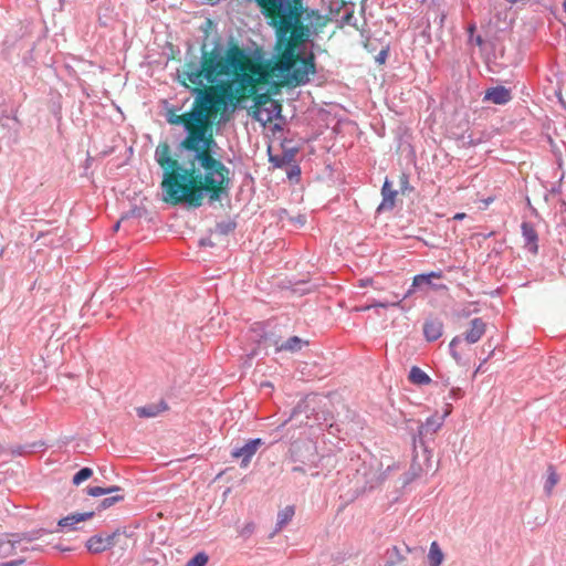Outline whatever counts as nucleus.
Instances as JSON below:
<instances>
[{
	"label": "nucleus",
	"mask_w": 566,
	"mask_h": 566,
	"mask_svg": "<svg viewBox=\"0 0 566 566\" xmlns=\"http://www.w3.org/2000/svg\"><path fill=\"white\" fill-rule=\"evenodd\" d=\"M291 11L290 19L284 15L270 22L276 34V70L289 83L304 85L308 83L310 74L315 73L314 55L306 44L326 21L318 10L292 6Z\"/></svg>",
	"instance_id": "obj_1"
},
{
	"label": "nucleus",
	"mask_w": 566,
	"mask_h": 566,
	"mask_svg": "<svg viewBox=\"0 0 566 566\" xmlns=\"http://www.w3.org/2000/svg\"><path fill=\"white\" fill-rule=\"evenodd\" d=\"M217 142L206 132H192L181 140L180 163L184 171H191L196 187L206 186L211 201L221 200V195L229 187V169L214 158Z\"/></svg>",
	"instance_id": "obj_2"
},
{
	"label": "nucleus",
	"mask_w": 566,
	"mask_h": 566,
	"mask_svg": "<svg viewBox=\"0 0 566 566\" xmlns=\"http://www.w3.org/2000/svg\"><path fill=\"white\" fill-rule=\"evenodd\" d=\"M248 62V54L239 46L216 45L209 54L203 53L199 61L186 64L182 75L198 86H203V81L224 83L242 75Z\"/></svg>",
	"instance_id": "obj_3"
},
{
	"label": "nucleus",
	"mask_w": 566,
	"mask_h": 566,
	"mask_svg": "<svg viewBox=\"0 0 566 566\" xmlns=\"http://www.w3.org/2000/svg\"><path fill=\"white\" fill-rule=\"evenodd\" d=\"M157 163L164 168L163 193L167 202L185 203L191 207H199L202 199L208 195L206 186L196 187L191 171H184L180 163L181 143L179 144L175 158L169 156L167 145L158 146L155 153Z\"/></svg>",
	"instance_id": "obj_4"
},
{
	"label": "nucleus",
	"mask_w": 566,
	"mask_h": 566,
	"mask_svg": "<svg viewBox=\"0 0 566 566\" xmlns=\"http://www.w3.org/2000/svg\"><path fill=\"white\" fill-rule=\"evenodd\" d=\"M443 419L430 416L424 422L418 426L417 432L412 434V446L415 452L413 463L411 469H415V461L419 457L418 449L422 450V454L426 462H430L432 455V449L430 443L434 440V434L442 427Z\"/></svg>",
	"instance_id": "obj_5"
},
{
	"label": "nucleus",
	"mask_w": 566,
	"mask_h": 566,
	"mask_svg": "<svg viewBox=\"0 0 566 566\" xmlns=\"http://www.w3.org/2000/svg\"><path fill=\"white\" fill-rule=\"evenodd\" d=\"M486 332V323L481 317H475L470 322V327L461 335L454 336L449 343V353L459 365H465L462 353L459 347L462 344H476Z\"/></svg>",
	"instance_id": "obj_6"
},
{
	"label": "nucleus",
	"mask_w": 566,
	"mask_h": 566,
	"mask_svg": "<svg viewBox=\"0 0 566 566\" xmlns=\"http://www.w3.org/2000/svg\"><path fill=\"white\" fill-rule=\"evenodd\" d=\"M290 458L294 463H302L308 468H317L318 454L316 447L311 442H294L290 449Z\"/></svg>",
	"instance_id": "obj_7"
},
{
	"label": "nucleus",
	"mask_w": 566,
	"mask_h": 566,
	"mask_svg": "<svg viewBox=\"0 0 566 566\" xmlns=\"http://www.w3.org/2000/svg\"><path fill=\"white\" fill-rule=\"evenodd\" d=\"M128 536L125 533H120L118 531L106 534V535H95L92 536L86 542V547L91 553L97 554L105 552L106 549L113 547L116 544H126L128 542Z\"/></svg>",
	"instance_id": "obj_8"
},
{
	"label": "nucleus",
	"mask_w": 566,
	"mask_h": 566,
	"mask_svg": "<svg viewBox=\"0 0 566 566\" xmlns=\"http://www.w3.org/2000/svg\"><path fill=\"white\" fill-rule=\"evenodd\" d=\"M185 118L186 135L198 130L206 132L207 126L211 123V114H208L196 105L192 106L189 113L185 114Z\"/></svg>",
	"instance_id": "obj_9"
},
{
	"label": "nucleus",
	"mask_w": 566,
	"mask_h": 566,
	"mask_svg": "<svg viewBox=\"0 0 566 566\" xmlns=\"http://www.w3.org/2000/svg\"><path fill=\"white\" fill-rule=\"evenodd\" d=\"M256 2L266 18L272 20L274 18H283L284 15L289 19L291 18L292 3H290V0H256Z\"/></svg>",
	"instance_id": "obj_10"
},
{
	"label": "nucleus",
	"mask_w": 566,
	"mask_h": 566,
	"mask_svg": "<svg viewBox=\"0 0 566 566\" xmlns=\"http://www.w3.org/2000/svg\"><path fill=\"white\" fill-rule=\"evenodd\" d=\"M265 345L268 346H274L275 352H289V353H297L302 349L304 345H307L308 342L304 340L303 338L298 336H292L285 342H280L279 338H275L273 336L263 335L262 336Z\"/></svg>",
	"instance_id": "obj_11"
},
{
	"label": "nucleus",
	"mask_w": 566,
	"mask_h": 566,
	"mask_svg": "<svg viewBox=\"0 0 566 566\" xmlns=\"http://www.w3.org/2000/svg\"><path fill=\"white\" fill-rule=\"evenodd\" d=\"M442 272L441 271H432L429 273H421L417 274L412 279V283L410 287L407 290V292L403 295V298L409 297L411 294L415 293L416 290L422 289L423 286H429L433 290H439L441 287H444V285H437L432 283V279H441Z\"/></svg>",
	"instance_id": "obj_12"
},
{
	"label": "nucleus",
	"mask_w": 566,
	"mask_h": 566,
	"mask_svg": "<svg viewBox=\"0 0 566 566\" xmlns=\"http://www.w3.org/2000/svg\"><path fill=\"white\" fill-rule=\"evenodd\" d=\"M262 439H250L242 447L233 448L231 455L235 459H241V467L245 468L250 463L252 457L255 454L258 448L262 444Z\"/></svg>",
	"instance_id": "obj_13"
},
{
	"label": "nucleus",
	"mask_w": 566,
	"mask_h": 566,
	"mask_svg": "<svg viewBox=\"0 0 566 566\" xmlns=\"http://www.w3.org/2000/svg\"><path fill=\"white\" fill-rule=\"evenodd\" d=\"M512 99V92L510 88L497 85L488 88L484 92L483 102H491L495 105H505Z\"/></svg>",
	"instance_id": "obj_14"
},
{
	"label": "nucleus",
	"mask_w": 566,
	"mask_h": 566,
	"mask_svg": "<svg viewBox=\"0 0 566 566\" xmlns=\"http://www.w3.org/2000/svg\"><path fill=\"white\" fill-rule=\"evenodd\" d=\"M522 237L524 240V248L532 254L538 252V234L533 226L528 221H524L521 224Z\"/></svg>",
	"instance_id": "obj_15"
},
{
	"label": "nucleus",
	"mask_w": 566,
	"mask_h": 566,
	"mask_svg": "<svg viewBox=\"0 0 566 566\" xmlns=\"http://www.w3.org/2000/svg\"><path fill=\"white\" fill-rule=\"evenodd\" d=\"M422 329L426 340L431 343L438 340L442 336L444 325L438 317L428 318L424 321Z\"/></svg>",
	"instance_id": "obj_16"
},
{
	"label": "nucleus",
	"mask_w": 566,
	"mask_h": 566,
	"mask_svg": "<svg viewBox=\"0 0 566 566\" xmlns=\"http://www.w3.org/2000/svg\"><path fill=\"white\" fill-rule=\"evenodd\" d=\"M297 148H285L280 155L270 154L269 161L275 168H284L295 161Z\"/></svg>",
	"instance_id": "obj_17"
},
{
	"label": "nucleus",
	"mask_w": 566,
	"mask_h": 566,
	"mask_svg": "<svg viewBox=\"0 0 566 566\" xmlns=\"http://www.w3.org/2000/svg\"><path fill=\"white\" fill-rule=\"evenodd\" d=\"M381 196L382 201L379 205L378 210L392 209L395 206V198L397 196V191L392 189L391 182L387 178L381 187Z\"/></svg>",
	"instance_id": "obj_18"
},
{
	"label": "nucleus",
	"mask_w": 566,
	"mask_h": 566,
	"mask_svg": "<svg viewBox=\"0 0 566 566\" xmlns=\"http://www.w3.org/2000/svg\"><path fill=\"white\" fill-rule=\"evenodd\" d=\"M193 105L207 112L208 114H211L216 109L217 98L210 93L201 92L195 99Z\"/></svg>",
	"instance_id": "obj_19"
},
{
	"label": "nucleus",
	"mask_w": 566,
	"mask_h": 566,
	"mask_svg": "<svg viewBox=\"0 0 566 566\" xmlns=\"http://www.w3.org/2000/svg\"><path fill=\"white\" fill-rule=\"evenodd\" d=\"M169 406L166 399L160 398L157 402L144 405V418H155L167 411Z\"/></svg>",
	"instance_id": "obj_20"
},
{
	"label": "nucleus",
	"mask_w": 566,
	"mask_h": 566,
	"mask_svg": "<svg viewBox=\"0 0 566 566\" xmlns=\"http://www.w3.org/2000/svg\"><path fill=\"white\" fill-rule=\"evenodd\" d=\"M92 516H93V512L71 514L66 517L61 518L59 521V526L66 527L70 531H74V530H76L75 524H77L80 522H84V521L91 518Z\"/></svg>",
	"instance_id": "obj_21"
},
{
	"label": "nucleus",
	"mask_w": 566,
	"mask_h": 566,
	"mask_svg": "<svg viewBox=\"0 0 566 566\" xmlns=\"http://www.w3.org/2000/svg\"><path fill=\"white\" fill-rule=\"evenodd\" d=\"M408 379L411 384L417 386H427L432 381L429 375L418 366L411 367Z\"/></svg>",
	"instance_id": "obj_22"
},
{
	"label": "nucleus",
	"mask_w": 566,
	"mask_h": 566,
	"mask_svg": "<svg viewBox=\"0 0 566 566\" xmlns=\"http://www.w3.org/2000/svg\"><path fill=\"white\" fill-rule=\"evenodd\" d=\"M444 559V554L438 544V542L433 541L430 544L429 553H428V563L429 566H441Z\"/></svg>",
	"instance_id": "obj_23"
},
{
	"label": "nucleus",
	"mask_w": 566,
	"mask_h": 566,
	"mask_svg": "<svg viewBox=\"0 0 566 566\" xmlns=\"http://www.w3.org/2000/svg\"><path fill=\"white\" fill-rule=\"evenodd\" d=\"M294 506L287 505L277 513V521L275 525V532L281 531L294 516Z\"/></svg>",
	"instance_id": "obj_24"
},
{
	"label": "nucleus",
	"mask_w": 566,
	"mask_h": 566,
	"mask_svg": "<svg viewBox=\"0 0 566 566\" xmlns=\"http://www.w3.org/2000/svg\"><path fill=\"white\" fill-rule=\"evenodd\" d=\"M430 10L434 14L433 22L438 25L439 29H442L447 19V12L441 9L439 0H432Z\"/></svg>",
	"instance_id": "obj_25"
},
{
	"label": "nucleus",
	"mask_w": 566,
	"mask_h": 566,
	"mask_svg": "<svg viewBox=\"0 0 566 566\" xmlns=\"http://www.w3.org/2000/svg\"><path fill=\"white\" fill-rule=\"evenodd\" d=\"M558 474L554 465L549 464L547 468V478L544 484V491L547 495L552 494L554 486L558 483Z\"/></svg>",
	"instance_id": "obj_26"
},
{
	"label": "nucleus",
	"mask_w": 566,
	"mask_h": 566,
	"mask_svg": "<svg viewBox=\"0 0 566 566\" xmlns=\"http://www.w3.org/2000/svg\"><path fill=\"white\" fill-rule=\"evenodd\" d=\"M237 228V222L234 220L228 219V220H221L217 222L214 228V233L220 235H228L229 233L233 232Z\"/></svg>",
	"instance_id": "obj_27"
},
{
	"label": "nucleus",
	"mask_w": 566,
	"mask_h": 566,
	"mask_svg": "<svg viewBox=\"0 0 566 566\" xmlns=\"http://www.w3.org/2000/svg\"><path fill=\"white\" fill-rule=\"evenodd\" d=\"M286 168V177L293 184H298L301 179V167L295 161L290 164Z\"/></svg>",
	"instance_id": "obj_28"
},
{
	"label": "nucleus",
	"mask_w": 566,
	"mask_h": 566,
	"mask_svg": "<svg viewBox=\"0 0 566 566\" xmlns=\"http://www.w3.org/2000/svg\"><path fill=\"white\" fill-rule=\"evenodd\" d=\"M15 542L17 541L11 539L9 535H6L4 538H0V555H10L13 552Z\"/></svg>",
	"instance_id": "obj_29"
},
{
	"label": "nucleus",
	"mask_w": 566,
	"mask_h": 566,
	"mask_svg": "<svg viewBox=\"0 0 566 566\" xmlns=\"http://www.w3.org/2000/svg\"><path fill=\"white\" fill-rule=\"evenodd\" d=\"M92 475H93L92 469L83 468L73 476V483L75 485H80L82 482L88 480Z\"/></svg>",
	"instance_id": "obj_30"
},
{
	"label": "nucleus",
	"mask_w": 566,
	"mask_h": 566,
	"mask_svg": "<svg viewBox=\"0 0 566 566\" xmlns=\"http://www.w3.org/2000/svg\"><path fill=\"white\" fill-rule=\"evenodd\" d=\"M403 296L401 297V300H396V301H391V302H388V301H376V300H373V302H370V308H388L390 306H400L401 302L403 301Z\"/></svg>",
	"instance_id": "obj_31"
},
{
	"label": "nucleus",
	"mask_w": 566,
	"mask_h": 566,
	"mask_svg": "<svg viewBox=\"0 0 566 566\" xmlns=\"http://www.w3.org/2000/svg\"><path fill=\"white\" fill-rule=\"evenodd\" d=\"M208 555L203 552H200L190 558L186 566H205L208 563Z\"/></svg>",
	"instance_id": "obj_32"
},
{
	"label": "nucleus",
	"mask_w": 566,
	"mask_h": 566,
	"mask_svg": "<svg viewBox=\"0 0 566 566\" xmlns=\"http://www.w3.org/2000/svg\"><path fill=\"white\" fill-rule=\"evenodd\" d=\"M114 491H118V489L117 488L93 486V488H88L87 493L91 496H102V495L111 494Z\"/></svg>",
	"instance_id": "obj_33"
},
{
	"label": "nucleus",
	"mask_w": 566,
	"mask_h": 566,
	"mask_svg": "<svg viewBox=\"0 0 566 566\" xmlns=\"http://www.w3.org/2000/svg\"><path fill=\"white\" fill-rule=\"evenodd\" d=\"M167 120L170 124L181 125L185 128V124H186L185 114L177 115L175 112L169 111L167 114Z\"/></svg>",
	"instance_id": "obj_34"
},
{
	"label": "nucleus",
	"mask_w": 566,
	"mask_h": 566,
	"mask_svg": "<svg viewBox=\"0 0 566 566\" xmlns=\"http://www.w3.org/2000/svg\"><path fill=\"white\" fill-rule=\"evenodd\" d=\"M405 559V556L400 553L397 546H394L390 551V559L387 562H396V565Z\"/></svg>",
	"instance_id": "obj_35"
},
{
	"label": "nucleus",
	"mask_w": 566,
	"mask_h": 566,
	"mask_svg": "<svg viewBox=\"0 0 566 566\" xmlns=\"http://www.w3.org/2000/svg\"><path fill=\"white\" fill-rule=\"evenodd\" d=\"M119 500H122V496H118V495H115V496H109V497H106L104 499L99 506L103 507V509H106V507H109L112 506L113 504H115L116 502H118Z\"/></svg>",
	"instance_id": "obj_36"
},
{
	"label": "nucleus",
	"mask_w": 566,
	"mask_h": 566,
	"mask_svg": "<svg viewBox=\"0 0 566 566\" xmlns=\"http://www.w3.org/2000/svg\"><path fill=\"white\" fill-rule=\"evenodd\" d=\"M389 48H385L380 50V52L376 55L375 61L378 64H384L388 57Z\"/></svg>",
	"instance_id": "obj_37"
},
{
	"label": "nucleus",
	"mask_w": 566,
	"mask_h": 566,
	"mask_svg": "<svg viewBox=\"0 0 566 566\" xmlns=\"http://www.w3.org/2000/svg\"><path fill=\"white\" fill-rule=\"evenodd\" d=\"M254 532V524L252 522L247 523L242 530L240 531V534L243 537H249Z\"/></svg>",
	"instance_id": "obj_38"
},
{
	"label": "nucleus",
	"mask_w": 566,
	"mask_h": 566,
	"mask_svg": "<svg viewBox=\"0 0 566 566\" xmlns=\"http://www.w3.org/2000/svg\"><path fill=\"white\" fill-rule=\"evenodd\" d=\"M311 468H308L305 464L302 463H295V465L292 467L291 471L293 473H302L305 474Z\"/></svg>",
	"instance_id": "obj_39"
},
{
	"label": "nucleus",
	"mask_w": 566,
	"mask_h": 566,
	"mask_svg": "<svg viewBox=\"0 0 566 566\" xmlns=\"http://www.w3.org/2000/svg\"><path fill=\"white\" fill-rule=\"evenodd\" d=\"M469 41L471 43H475L478 46H481L483 44V39L481 35H473L472 38H469Z\"/></svg>",
	"instance_id": "obj_40"
},
{
	"label": "nucleus",
	"mask_w": 566,
	"mask_h": 566,
	"mask_svg": "<svg viewBox=\"0 0 566 566\" xmlns=\"http://www.w3.org/2000/svg\"><path fill=\"white\" fill-rule=\"evenodd\" d=\"M128 219H129V216H128V214L123 216V217H122V218H120V219L115 223V226H114V230H115V231H117V230L119 229L120 224H122L123 222L128 221Z\"/></svg>",
	"instance_id": "obj_41"
},
{
	"label": "nucleus",
	"mask_w": 566,
	"mask_h": 566,
	"mask_svg": "<svg viewBox=\"0 0 566 566\" xmlns=\"http://www.w3.org/2000/svg\"><path fill=\"white\" fill-rule=\"evenodd\" d=\"M369 310H370V304L369 303L365 304V305L357 306L355 308V311H357V312H366V311H369Z\"/></svg>",
	"instance_id": "obj_42"
},
{
	"label": "nucleus",
	"mask_w": 566,
	"mask_h": 566,
	"mask_svg": "<svg viewBox=\"0 0 566 566\" xmlns=\"http://www.w3.org/2000/svg\"><path fill=\"white\" fill-rule=\"evenodd\" d=\"M475 29H476V27H475V24H474V23H472V24H470V25L468 27L469 38H472V36L474 35Z\"/></svg>",
	"instance_id": "obj_43"
},
{
	"label": "nucleus",
	"mask_w": 566,
	"mask_h": 566,
	"mask_svg": "<svg viewBox=\"0 0 566 566\" xmlns=\"http://www.w3.org/2000/svg\"><path fill=\"white\" fill-rule=\"evenodd\" d=\"M464 218H465V213H463V212H459V213H457V214L454 216V219H455V220H462V219H464Z\"/></svg>",
	"instance_id": "obj_44"
},
{
	"label": "nucleus",
	"mask_w": 566,
	"mask_h": 566,
	"mask_svg": "<svg viewBox=\"0 0 566 566\" xmlns=\"http://www.w3.org/2000/svg\"><path fill=\"white\" fill-rule=\"evenodd\" d=\"M290 3H292V6H302V0H290Z\"/></svg>",
	"instance_id": "obj_45"
},
{
	"label": "nucleus",
	"mask_w": 566,
	"mask_h": 566,
	"mask_svg": "<svg viewBox=\"0 0 566 566\" xmlns=\"http://www.w3.org/2000/svg\"><path fill=\"white\" fill-rule=\"evenodd\" d=\"M203 3H216L218 0H201Z\"/></svg>",
	"instance_id": "obj_46"
},
{
	"label": "nucleus",
	"mask_w": 566,
	"mask_h": 566,
	"mask_svg": "<svg viewBox=\"0 0 566 566\" xmlns=\"http://www.w3.org/2000/svg\"><path fill=\"white\" fill-rule=\"evenodd\" d=\"M295 413H296V410L294 409V410L292 411L291 417H290V418H289V419L283 423V426H284L287 421H290V420L292 419V417H293Z\"/></svg>",
	"instance_id": "obj_47"
},
{
	"label": "nucleus",
	"mask_w": 566,
	"mask_h": 566,
	"mask_svg": "<svg viewBox=\"0 0 566 566\" xmlns=\"http://www.w3.org/2000/svg\"><path fill=\"white\" fill-rule=\"evenodd\" d=\"M385 566H396V562H386Z\"/></svg>",
	"instance_id": "obj_48"
},
{
	"label": "nucleus",
	"mask_w": 566,
	"mask_h": 566,
	"mask_svg": "<svg viewBox=\"0 0 566 566\" xmlns=\"http://www.w3.org/2000/svg\"><path fill=\"white\" fill-rule=\"evenodd\" d=\"M274 108L276 109V113H277V114H280V112H281V106H280V105H277V104H275V105H274Z\"/></svg>",
	"instance_id": "obj_49"
},
{
	"label": "nucleus",
	"mask_w": 566,
	"mask_h": 566,
	"mask_svg": "<svg viewBox=\"0 0 566 566\" xmlns=\"http://www.w3.org/2000/svg\"><path fill=\"white\" fill-rule=\"evenodd\" d=\"M0 566H14V563H4V564H0Z\"/></svg>",
	"instance_id": "obj_50"
},
{
	"label": "nucleus",
	"mask_w": 566,
	"mask_h": 566,
	"mask_svg": "<svg viewBox=\"0 0 566 566\" xmlns=\"http://www.w3.org/2000/svg\"><path fill=\"white\" fill-rule=\"evenodd\" d=\"M367 283H368V281H367V280H366V281H365V280H361V281H360V286H366V285H367Z\"/></svg>",
	"instance_id": "obj_51"
},
{
	"label": "nucleus",
	"mask_w": 566,
	"mask_h": 566,
	"mask_svg": "<svg viewBox=\"0 0 566 566\" xmlns=\"http://www.w3.org/2000/svg\"><path fill=\"white\" fill-rule=\"evenodd\" d=\"M492 201H493V198H488V199L485 200V203H486V205H490Z\"/></svg>",
	"instance_id": "obj_52"
},
{
	"label": "nucleus",
	"mask_w": 566,
	"mask_h": 566,
	"mask_svg": "<svg viewBox=\"0 0 566 566\" xmlns=\"http://www.w3.org/2000/svg\"><path fill=\"white\" fill-rule=\"evenodd\" d=\"M506 1H507L509 3H512V4H514V3H517V2H518V0H506Z\"/></svg>",
	"instance_id": "obj_53"
},
{
	"label": "nucleus",
	"mask_w": 566,
	"mask_h": 566,
	"mask_svg": "<svg viewBox=\"0 0 566 566\" xmlns=\"http://www.w3.org/2000/svg\"><path fill=\"white\" fill-rule=\"evenodd\" d=\"M563 8H564V11L566 12V0L563 1Z\"/></svg>",
	"instance_id": "obj_54"
},
{
	"label": "nucleus",
	"mask_w": 566,
	"mask_h": 566,
	"mask_svg": "<svg viewBox=\"0 0 566 566\" xmlns=\"http://www.w3.org/2000/svg\"><path fill=\"white\" fill-rule=\"evenodd\" d=\"M312 476H317L318 475V472H313L311 473Z\"/></svg>",
	"instance_id": "obj_55"
}]
</instances>
